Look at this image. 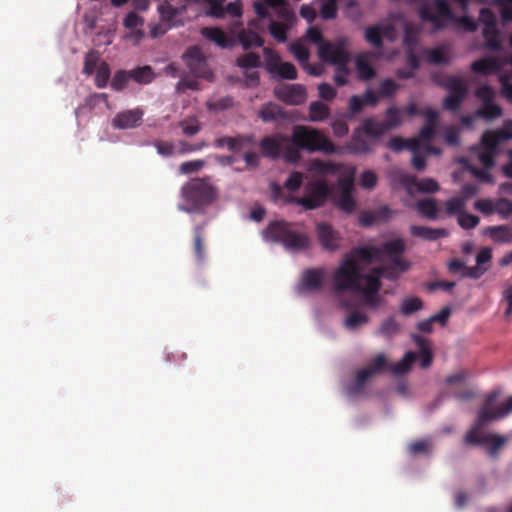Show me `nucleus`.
Returning <instances> with one entry per match:
<instances>
[{
    "instance_id": "nucleus-1",
    "label": "nucleus",
    "mask_w": 512,
    "mask_h": 512,
    "mask_svg": "<svg viewBox=\"0 0 512 512\" xmlns=\"http://www.w3.org/2000/svg\"><path fill=\"white\" fill-rule=\"evenodd\" d=\"M402 117L400 110L389 107L386 110V119L378 121L373 117L365 118L362 124L353 130L347 150L353 154H368L374 151L378 139L389 130L400 126Z\"/></svg>"
},
{
    "instance_id": "nucleus-2",
    "label": "nucleus",
    "mask_w": 512,
    "mask_h": 512,
    "mask_svg": "<svg viewBox=\"0 0 512 512\" xmlns=\"http://www.w3.org/2000/svg\"><path fill=\"white\" fill-rule=\"evenodd\" d=\"M181 193L190 205L181 206L180 209L187 213L202 212L217 199L218 195L217 188L208 178L191 179L183 185Z\"/></svg>"
},
{
    "instance_id": "nucleus-3",
    "label": "nucleus",
    "mask_w": 512,
    "mask_h": 512,
    "mask_svg": "<svg viewBox=\"0 0 512 512\" xmlns=\"http://www.w3.org/2000/svg\"><path fill=\"white\" fill-rule=\"evenodd\" d=\"M296 224L284 220L272 221L264 230L266 240L281 243L287 250L302 251L310 246L307 234L295 229Z\"/></svg>"
},
{
    "instance_id": "nucleus-4",
    "label": "nucleus",
    "mask_w": 512,
    "mask_h": 512,
    "mask_svg": "<svg viewBox=\"0 0 512 512\" xmlns=\"http://www.w3.org/2000/svg\"><path fill=\"white\" fill-rule=\"evenodd\" d=\"M291 142L295 147L310 153H337L336 145L322 131L311 126L295 125Z\"/></svg>"
},
{
    "instance_id": "nucleus-5",
    "label": "nucleus",
    "mask_w": 512,
    "mask_h": 512,
    "mask_svg": "<svg viewBox=\"0 0 512 512\" xmlns=\"http://www.w3.org/2000/svg\"><path fill=\"white\" fill-rule=\"evenodd\" d=\"M365 276L366 274L361 272V268L355 262V259L345 258L333 274V291L336 293L357 292L362 289V281H365Z\"/></svg>"
},
{
    "instance_id": "nucleus-6",
    "label": "nucleus",
    "mask_w": 512,
    "mask_h": 512,
    "mask_svg": "<svg viewBox=\"0 0 512 512\" xmlns=\"http://www.w3.org/2000/svg\"><path fill=\"white\" fill-rule=\"evenodd\" d=\"M438 85L448 92L443 99L442 108L451 113H458L468 95L467 81L461 76L444 75L438 81Z\"/></svg>"
},
{
    "instance_id": "nucleus-7",
    "label": "nucleus",
    "mask_w": 512,
    "mask_h": 512,
    "mask_svg": "<svg viewBox=\"0 0 512 512\" xmlns=\"http://www.w3.org/2000/svg\"><path fill=\"white\" fill-rule=\"evenodd\" d=\"M331 194V188L324 179L309 182L302 197H291L289 202L301 205L306 210L321 207Z\"/></svg>"
},
{
    "instance_id": "nucleus-8",
    "label": "nucleus",
    "mask_w": 512,
    "mask_h": 512,
    "mask_svg": "<svg viewBox=\"0 0 512 512\" xmlns=\"http://www.w3.org/2000/svg\"><path fill=\"white\" fill-rule=\"evenodd\" d=\"M349 40L346 37H340L336 42L321 43L319 47V57L323 62L340 66L343 69L350 61V55L347 51Z\"/></svg>"
},
{
    "instance_id": "nucleus-9",
    "label": "nucleus",
    "mask_w": 512,
    "mask_h": 512,
    "mask_svg": "<svg viewBox=\"0 0 512 512\" xmlns=\"http://www.w3.org/2000/svg\"><path fill=\"white\" fill-rule=\"evenodd\" d=\"M253 7L259 19H272L269 9H273L283 23L290 25L295 20V14L286 0H258Z\"/></svg>"
},
{
    "instance_id": "nucleus-10",
    "label": "nucleus",
    "mask_w": 512,
    "mask_h": 512,
    "mask_svg": "<svg viewBox=\"0 0 512 512\" xmlns=\"http://www.w3.org/2000/svg\"><path fill=\"white\" fill-rule=\"evenodd\" d=\"M495 91L490 85H483L476 89L475 97L481 101V106L476 109L474 116L491 121L502 116V108L494 103Z\"/></svg>"
},
{
    "instance_id": "nucleus-11",
    "label": "nucleus",
    "mask_w": 512,
    "mask_h": 512,
    "mask_svg": "<svg viewBox=\"0 0 512 512\" xmlns=\"http://www.w3.org/2000/svg\"><path fill=\"white\" fill-rule=\"evenodd\" d=\"M437 13L431 12L427 4H423L419 8V16L425 22H430L435 31L444 28L448 21L453 22L456 16L451 11L446 0H434Z\"/></svg>"
},
{
    "instance_id": "nucleus-12",
    "label": "nucleus",
    "mask_w": 512,
    "mask_h": 512,
    "mask_svg": "<svg viewBox=\"0 0 512 512\" xmlns=\"http://www.w3.org/2000/svg\"><path fill=\"white\" fill-rule=\"evenodd\" d=\"M416 359L417 354L415 352L409 351L404 355L401 361L394 365L388 366L384 354H378L368 364V366L363 369L369 370L371 377L375 374L382 372L386 368H389V370L395 375H401L407 373L410 370L411 365L416 361Z\"/></svg>"
},
{
    "instance_id": "nucleus-13",
    "label": "nucleus",
    "mask_w": 512,
    "mask_h": 512,
    "mask_svg": "<svg viewBox=\"0 0 512 512\" xmlns=\"http://www.w3.org/2000/svg\"><path fill=\"white\" fill-rule=\"evenodd\" d=\"M182 58L191 75L208 81L213 80V72L209 69L207 60L200 47H189Z\"/></svg>"
},
{
    "instance_id": "nucleus-14",
    "label": "nucleus",
    "mask_w": 512,
    "mask_h": 512,
    "mask_svg": "<svg viewBox=\"0 0 512 512\" xmlns=\"http://www.w3.org/2000/svg\"><path fill=\"white\" fill-rule=\"evenodd\" d=\"M267 71L274 77L295 80L298 76L296 67L290 62H282L276 51L269 47L263 49Z\"/></svg>"
},
{
    "instance_id": "nucleus-15",
    "label": "nucleus",
    "mask_w": 512,
    "mask_h": 512,
    "mask_svg": "<svg viewBox=\"0 0 512 512\" xmlns=\"http://www.w3.org/2000/svg\"><path fill=\"white\" fill-rule=\"evenodd\" d=\"M339 193L335 196V205L344 213L352 214L357 208V202L353 197L354 176L353 173L338 180Z\"/></svg>"
},
{
    "instance_id": "nucleus-16",
    "label": "nucleus",
    "mask_w": 512,
    "mask_h": 512,
    "mask_svg": "<svg viewBox=\"0 0 512 512\" xmlns=\"http://www.w3.org/2000/svg\"><path fill=\"white\" fill-rule=\"evenodd\" d=\"M382 283L375 275L365 276V285L359 289L357 293H361L364 304L369 308H377L383 302V298L379 295Z\"/></svg>"
},
{
    "instance_id": "nucleus-17",
    "label": "nucleus",
    "mask_w": 512,
    "mask_h": 512,
    "mask_svg": "<svg viewBox=\"0 0 512 512\" xmlns=\"http://www.w3.org/2000/svg\"><path fill=\"white\" fill-rule=\"evenodd\" d=\"M275 96L289 105H300L305 102L306 89L301 84H284L274 90Z\"/></svg>"
},
{
    "instance_id": "nucleus-18",
    "label": "nucleus",
    "mask_w": 512,
    "mask_h": 512,
    "mask_svg": "<svg viewBox=\"0 0 512 512\" xmlns=\"http://www.w3.org/2000/svg\"><path fill=\"white\" fill-rule=\"evenodd\" d=\"M326 270L323 267L309 268L303 271L298 285L299 293L315 292L323 287Z\"/></svg>"
},
{
    "instance_id": "nucleus-19",
    "label": "nucleus",
    "mask_w": 512,
    "mask_h": 512,
    "mask_svg": "<svg viewBox=\"0 0 512 512\" xmlns=\"http://www.w3.org/2000/svg\"><path fill=\"white\" fill-rule=\"evenodd\" d=\"M492 421L482 408L478 412L477 420L472 428L465 434L464 442L468 445L478 446L486 443L488 434L483 433L484 426Z\"/></svg>"
},
{
    "instance_id": "nucleus-20",
    "label": "nucleus",
    "mask_w": 512,
    "mask_h": 512,
    "mask_svg": "<svg viewBox=\"0 0 512 512\" xmlns=\"http://www.w3.org/2000/svg\"><path fill=\"white\" fill-rule=\"evenodd\" d=\"M159 2L157 11L161 22L168 24V26L172 28L182 25L178 16L186 12V5L180 4L179 6H174L172 5L171 0H160Z\"/></svg>"
},
{
    "instance_id": "nucleus-21",
    "label": "nucleus",
    "mask_w": 512,
    "mask_h": 512,
    "mask_svg": "<svg viewBox=\"0 0 512 512\" xmlns=\"http://www.w3.org/2000/svg\"><path fill=\"white\" fill-rule=\"evenodd\" d=\"M144 111L141 108L124 110L115 115L112 126L116 129H133L141 125Z\"/></svg>"
},
{
    "instance_id": "nucleus-22",
    "label": "nucleus",
    "mask_w": 512,
    "mask_h": 512,
    "mask_svg": "<svg viewBox=\"0 0 512 512\" xmlns=\"http://www.w3.org/2000/svg\"><path fill=\"white\" fill-rule=\"evenodd\" d=\"M316 230L319 242L323 249L327 251H335L339 248L340 236L331 225L327 223H319Z\"/></svg>"
},
{
    "instance_id": "nucleus-23",
    "label": "nucleus",
    "mask_w": 512,
    "mask_h": 512,
    "mask_svg": "<svg viewBox=\"0 0 512 512\" xmlns=\"http://www.w3.org/2000/svg\"><path fill=\"white\" fill-rule=\"evenodd\" d=\"M394 33V27L392 25H373L365 29V40L371 44L374 48L383 47V38L388 37Z\"/></svg>"
},
{
    "instance_id": "nucleus-24",
    "label": "nucleus",
    "mask_w": 512,
    "mask_h": 512,
    "mask_svg": "<svg viewBox=\"0 0 512 512\" xmlns=\"http://www.w3.org/2000/svg\"><path fill=\"white\" fill-rule=\"evenodd\" d=\"M496 397H497L496 393H491L487 397V399L482 407V409L488 413V416L490 417V419L492 421L496 420V419L503 418L512 412V397H509L505 402H503L496 409L493 410L491 407H492Z\"/></svg>"
},
{
    "instance_id": "nucleus-25",
    "label": "nucleus",
    "mask_w": 512,
    "mask_h": 512,
    "mask_svg": "<svg viewBox=\"0 0 512 512\" xmlns=\"http://www.w3.org/2000/svg\"><path fill=\"white\" fill-rule=\"evenodd\" d=\"M371 378L370 371L360 369L355 378L344 387V392L349 397H356L364 392L366 383Z\"/></svg>"
},
{
    "instance_id": "nucleus-26",
    "label": "nucleus",
    "mask_w": 512,
    "mask_h": 512,
    "mask_svg": "<svg viewBox=\"0 0 512 512\" xmlns=\"http://www.w3.org/2000/svg\"><path fill=\"white\" fill-rule=\"evenodd\" d=\"M470 68L474 73L491 75L500 70L501 64L497 57H484L472 62Z\"/></svg>"
},
{
    "instance_id": "nucleus-27",
    "label": "nucleus",
    "mask_w": 512,
    "mask_h": 512,
    "mask_svg": "<svg viewBox=\"0 0 512 512\" xmlns=\"http://www.w3.org/2000/svg\"><path fill=\"white\" fill-rule=\"evenodd\" d=\"M373 56L371 52L360 54L355 60V67L358 78L362 81H368L375 77L376 71L369 63V58Z\"/></svg>"
},
{
    "instance_id": "nucleus-28",
    "label": "nucleus",
    "mask_w": 512,
    "mask_h": 512,
    "mask_svg": "<svg viewBox=\"0 0 512 512\" xmlns=\"http://www.w3.org/2000/svg\"><path fill=\"white\" fill-rule=\"evenodd\" d=\"M285 140V137L278 139L275 136H265L260 142L263 155L272 159L278 158L282 150V141Z\"/></svg>"
},
{
    "instance_id": "nucleus-29",
    "label": "nucleus",
    "mask_w": 512,
    "mask_h": 512,
    "mask_svg": "<svg viewBox=\"0 0 512 512\" xmlns=\"http://www.w3.org/2000/svg\"><path fill=\"white\" fill-rule=\"evenodd\" d=\"M410 233L414 237L429 241H434L447 236V231L443 228H430L419 225L410 226Z\"/></svg>"
},
{
    "instance_id": "nucleus-30",
    "label": "nucleus",
    "mask_w": 512,
    "mask_h": 512,
    "mask_svg": "<svg viewBox=\"0 0 512 512\" xmlns=\"http://www.w3.org/2000/svg\"><path fill=\"white\" fill-rule=\"evenodd\" d=\"M412 339L419 348L420 366L423 369H427L433 361V354L429 347V342L418 334H413Z\"/></svg>"
},
{
    "instance_id": "nucleus-31",
    "label": "nucleus",
    "mask_w": 512,
    "mask_h": 512,
    "mask_svg": "<svg viewBox=\"0 0 512 512\" xmlns=\"http://www.w3.org/2000/svg\"><path fill=\"white\" fill-rule=\"evenodd\" d=\"M201 34L221 48H229L233 45V41L220 28L204 27Z\"/></svg>"
},
{
    "instance_id": "nucleus-32",
    "label": "nucleus",
    "mask_w": 512,
    "mask_h": 512,
    "mask_svg": "<svg viewBox=\"0 0 512 512\" xmlns=\"http://www.w3.org/2000/svg\"><path fill=\"white\" fill-rule=\"evenodd\" d=\"M400 181L403 184L414 183L417 190L419 192H423V193H434L439 190L438 183L432 178H425V179L416 181L414 177L409 176L407 174H402L400 176Z\"/></svg>"
},
{
    "instance_id": "nucleus-33",
    "label": "nucleus",
    "mask_w": 512,
    "mask_h": 512,
    "mask_svg": "<svg viewBox=\"0 0 512 512\" xmlns=\"http://www.w3.org/2000/svg\"><path fill=\"white\" fill-rule=\"evenodd\" d=\"M379 254V248L374 246H362L352 250L351 254L346 259H355V262L359 261L365 263H371L373 258Z\"/></svg>"
},
{
    "instance_id": "nucleus-34",
    "label": "nucleus",
    "mask_w": 512,
    "mask_h": 512,
    "mask_svg": "<svg viewBox=\"0 0 512 512\" xmlns=\"http://www.w3.org/2000/svg\"><path fill=\"white\" fill-rule=\"evenodd\" d=\"M258 117L261 118L264 122H272L283 118L284 112L281 106L276 103L269 102L260 108Z\"/></svg>"
},
{
    "instance_id": "nucleus-35",
    "label": "nucleus",
    "mask_w": 512,
    "mask_h": 512,
    "mask_svg": "<svg viewBox=\"0 0 512 512\" xmlns=\"http://www.w3.org/2000/svg\"><path fill=\"white\" fill-rule=\"evenodd\" d=\"M417 211L427 219L436 220L438 218V206L435 199H420L416 203Z\"/></svg>"
},
{
    "instance_id": "nucleus-36",
    "label": "nucleus",
    "mask_w": 512,
    "mask_h": 512,
    "mask_svg": "<svg viewBox=\"0 0 512 512\" xmlns=\"http://www.w3.org/2000/svg\"><path fill=\"white\" fill-rule=\"evenodd\" d=\"M482 34L485 40V47L487 49L492 51H500L502 49V43L499 39V30L497 25L483 27Z\"/></svg>"
},
{
    "instance_id": "nucleus-37",
    "label": "nucleus",
    "mask_w": 512,
    "mask_h": 512,
    "mask_svg": "<svg viewBox=\"0 0 512 512\" xmlns=\"http://www.w3.org/2000/svg\"><path fill=\"white\" fill-rule=\"evenodd\" d=\"M238 38L239 42L245 50H248L252 47H262L264 44L263 38L251 29H243L239 33Z\"/></svg>"
},
{
    "instance_id": "nucleus-38",
    "label": "nucleus",
    "mask_w": 512,
    "mask_h": 512,
    "mask_svg": "<svg viewBox=\"0 0 512 512\" xmlns=\"http://www.w3.org/2000/svg\"><path fill=\"white\" fill-rule=\"evenodd\" d=\"M341 169L340 164L325 162L319 159H315L311 162L309 170L312 173L319 175H334Z\"/></svg>"
},
{
    "instance_id": "nucleus-39",
    "label": "nucleus",
    "mask_w": 512,
    "mask_h": 512,
    "mask_svg": "<svg viewBox=\"0 0 512 512\" xmlns=\"http://www.w3.org/2000/svg\"><path fill=\"white\" fill-rule=\"evenodd\" d=\"M484 232L495 242H509L511 240V230L506 225L489 226L485 228Z\"/></svg>"
},
{
    "instance_id": "nucleus-40",
    "label": "nucleus",
    "mask_w": 512,
    "mask_h": 512,
    "mask_svg": "<svg viewBox=\"0 0 512 512\" xmlns=\"http://www.w3.org/2000/svg\"><path fill=\"white\" fill-rule=\"evenodd\" d=\"M419 43V29L412 23H407L404 26L403 46L404 49L418 48Z\"/></svg>"
},
{
    "instance_id": "nucleus-41",
    "label": "nucleus",
    "mask_w": 512,
    "mask_h": 512,
    "mask_svg": "<svg viewBox=\"0 0 512 512\" xmlns=\"http://www.w3.org/2000/svg\"><path fill=\"white\" fill-rule=\"evenodd\" d=\"M330 115L329 107L320 102L314 101L309 106V117L313 122H321L324 121Z\"/></svg>"
},
{
    "instance_id": "nucleus-42",
    "label": "nucleus",
    "mask_w": 512,
    "mask_h": 512,
    "mask_svg": "<svg viewBox=\"0 0 512 512\" xmlns=\"http://www.w3.org/2000/svg\"><path fill=\"white\" fill-rule=\"evenodd\" d=\"M129 73L131 79L140 84H149L155 77L152 68L148 65L132 69Z\"/></svg>"
},
{
    "instance_id": "nucleus-43",
    "label": "nucleus",
    "mask_w": 512,
    "mask_h": 512,
    "mask_svg": "<svg viewBox=\"0 0 512 512\" xmlns=\"http://www.w3.org/2000/svg\"><path fill=\"white\" fill-rule=\"evenodd\" d=\"M405 251V243L402 239L387 241L379 248V254L383 253L391 257L400 256Z\"/></svg>"
},
{
    "instance_id": "nucleus-44",
    "label": "nucleus",
    "mask_w": 512,
    "mask_h": 512,
    "mask_svg": "<svg viewBox=\"0 0 512 512\" xmlns=\"http://www.w3.org/2000/svg\"><path fill=\"white\" fill-rule=\"evenodd\" d=\"M269 33L271 36L278 41L279 43H285L287 41V31L289 29V25L278 22L273 19H269Z\"/></svg>"
},
{
    "instance_id": "nucleus-45",
    "label": "nucleus",
    "mask_w": 512,
    "mask_h": 512,
    "mask_svg": "<svg viewBox=\"0 0 512 512\" xmlns=\"http://www.w3.org/2000/svg\"><path fill=\"white\" fill-rule=\"evenodd\" d=\"M502 141L504 140L497 129L484 132L481 139L483 148L493 152H496L498 145Z\"/></svg>"
},
{
    "instance_id": "nucleus-46",
    "label": "nucleus",
    "mask_w": 512,
    "mask_h": 512,
    "mask_svg": "<svg viewBox=\"0 0 512 512\" xmlns=\"http://www.w3.org/2000/svg\"><path fill=\"white\" fill-rule=\"evenodd\" d=\"M418 142L419 139H403L402 137L396 136L389 140L387 146L395 152H400L404 149H415Z\"/></svg>"
},
{
    "instance_id": "nucleus-47",
    "label": "nucleus",
    "mask_w": 512,
    "mask_h": 512,
    "mask_svg": "<svg viewBox=\"0 0 512 512\" xmlns=\"http://www.w3.org/2000/svg\"><path fill=\"white\" fill-rule=\"evenodd\" d=\"M423 308V301L419 297L405 298L400 306V312L404 316H410Z\"/></svg>"
},
{
    "instance_id": "nucleus-48",
    "label": "nucleus",
    "mask_w": 512,
    "mask_h": 512,
    "mask_svg": "<svg viewBox=\"0 0 512 512\" xmlns=\"http://www.w3.org/2000/svg\"><path fill=\"white\" fill-rule=\"evenodd\" d=\"M401 274V272H398L396 269H394L391 265L387 263L382 266L373 268L368 275H375L376 277H378L379 280L381 277H383L388 280L395 281L399 278Z\"/></svg>"
},
{
    "instance_id": "nucleus-49",
    "label": "nucleus",
    "mask_w": 512,
    "mask_h": 512,
    "mask_svg": "<svg viewBox=\"0 0 512 512\" xmlns=\"http://www.w3.org/2000/svg\"><path fill=\"white\" fill-rule=\"evenodd\" d=\"M182 133L187 137L198 134L202 128L200 121L196 117H189L179 122Z\"/></svg>"
},
{
    "instance_id": "nucleus-50",
    "label": "nucleus",
    "mask_w": 512,
    "mask_h": 512,
    "mask_svg": "<svg viewBox=\"0 0 512 512\" xmlns=\"http://www.w3.org/2000/svg\"><path fill=\"white\" fill-rule=\"evenodd\" d=\"M485 445H489L488 453L492 458L497 457L499 449L503 447L506 442V437L497 434H488Z\"/></svg>"
},
{
    "instance_id": "nucleus-51",
    "label": "nucleus",
    "mask_w": 512,
    "mask_h": 512,
    "mask_svg": "<svg viewBox=\"0 0 512 512\" xmlns=\"http://www.w3.org/2000/svg\"><path fill=\"white\" fill-rule=\"evenodd\" d=\"M369 318L367 315L359 312L352 311L345 320V327L350 330H355L359 328L361 325L366 324Z\"/></svg>"
},
{
    "instance_id": "nucleus-52",
    "label": "nucleus",
    "mask_w": 512,
    "mask_h": 512,
    "mask_svg": "<svg viewBox=\"0 0 512 512\" xmlns=\"http://www.w3.org/2000/svg\"><path fill=\"white\" fill-rule=\"evenodd\" d=\"M399 88V84L393 79L387 78L380 83L378 94L380 98H390L396 94Z\"/></svg>"
},
{
    "instance_id": "nucleus-53",
    "label": "nucleus",
    "mask_w": 512,
    "mask_h": 512,
    "mask_svg": "<svg viewBox=\"0 0 512 512\" xmlns=\"http://www.w3.org/2000/svg\"><path fill=\"white\" fill-rule=\"evenodd\" d=\"M111 70L106 62L100 63L96 71L95 85L98 88H105L110 79Z\"/></svg>"
},
{
    "instance_id": "nucleus-54",
    "label": "nucleus",
    "mask_w": 512,
    "mask_h": 512,
    "mask_svg": "<svg viewBox=\"0 0 512 512\" xmlns=\"http://www.w3.org/2000/svg\"><path fill=\"white\" fill-rule=\"evenodd\" d=\"M194 253L199 261H203L205 257L203 244V227L198 225L194 228Z\"/></svg>"
},
{
    "instance_id": "nucleus-55",
    "label": "nucleus",
    "mask_w": 512,
    "mask_h": 512,
    "mask_svg": "<svg viewBox=\"0 0 512 512\" xmlns=\"http://www.w3.org/2000/svg\"><path fill=\"white\" fill-rule=\"evenodd\" d=\"M131 79L129 71L118 70L111 81V88L115 91H122L126 88L129 80Z\"/></svg>"
},
{
    "instance_id": "nucleus-56",
    "label": "nucleus",
    "mask_w": 512,
    "mask_h": 512,
    "mask_svg": "<svg viewBox=\"0 0 512 512\" xmlns=\"http://www.w3.org/2000/svg\"><path fill=\"white\" fill-rule=\"evenodd\" d=\"M465 199L458 197H453L448 199L445 202V210L447 215H460V213L464 212L465 209Z\"/></svg>"
},
{
    "instance_id": "nucleus-57",
    "label": "nucleus",
    "mask_w": 512,
    "mask_h": 512,
    "mask_svg": "<svg viewBox=\"0 0 512 512\" xmlns=\"http://www.w3.org/2000/svg\"><path fill=\"white\" fill-rule=\"evenodd\" d=\"M320 14L324 20L335 19L337 16V2L336 0H320Z\"/></svg>"
},
{
    "instance_id": "nucleus-58",
    "label": "nucleus",
    "mask_w": 512,
    "mask_h": 512,
    "mask_svg": "<svg viewBox=\"0 0 512 512\" xmlns=\"http://www.w3.org/2000/svg\"><path fill=\"white\" fill-rule=\"evenodd\" d=\"M237 64L241 68H256L260 65V56L254 52L246 53L237 58Z\"/></svg>"
},
{
    "instance_id": "nucleus-59",
    "label": "nucleus",
    "mask_w": 512,
    "mask_h": 512,
    "mask_svg": "<svg viewBox=\"0 0 512 512\" xmlns=\"http://www.w3.org/2000/svg\"><path fill=\"white\" fill-rule=\"evenodd\" d=\"M427 59L432 64H447L449 63V57L441 48L427 49L425 50Z\"/></svg>"
},
{
    "instance_id": "nucleus-60",
    "label": "nucleus",
    "mask_w": 512,
    "mask_h": 512,
    "mask_svg": "<svg viewBox=\"0 0 512 512\" xmlns=\"http://www.w3.org/2000/svg\"><path fill=\"white\" fill-rule=\"evenodd\" d=\"M99 62V55L96 51H89L84 60L83 73L90 76L95 72L97 64Z\"/></svg>"
},
{
    "instance_id": "nucleus-61",
    "label": "nucleus",
    "mask_w": 512,
    "mask_h": 512,
    "mask_svg": "<svg viewBox=\"0 0 512 512\" xmlns=\"http://www.w3.org/2000/svg\"><path fill=\"white\" fill-rule=\"evenodd\" d=\"M412 153V165L417 171H422L426 167V160H425V151L423 152L421 150V147L419 144L415 147V149H410Z\"/></svg>"
},
{
    "instance_id": "nucleus-62",
    "label": "nucleus",
    "mask_w": 512,
    "mask_h": 512,
    "mask_svg": "<svg viewBox=\"0 0 512 512\" xmlns=\"http://www.w3.org/2000/svg\"><path fill=\"white\" fill-rule=\"evenodd\" d=\"M479 217L473 214L462 212L458 216V224L463 229H473L479 224Z\"/></svg>"
},
{
    "instance_id": "nucleus-63",
    "label": "nucleus",
    "mask_w": 512,
    "mask_h": 512,
    "mask_svg": "<svg viewBox=\"0 0 512 512\" xmlns=\"http://www.w3.org/2000/svg\"><path fill=\"white\" fill-rule=\"evenodd\" d=\"M399 331V324L394 317H388L380 326V333L385 336H393Z\"/></svg>"
},
{
    "instance_id": "nucleus-64",
    "label": "nucleus",
    "mask_w": 512,
    "mask_h": 512,
    "mask_svg": "<svg viewBox=\"0 0 512 512\" xmlns=\"http://www.w3.org/2000/svg\"><path fill=\"white\" fill-rule=\"evenodd\" d=\"M496 213L502 218H508L512 214V201L507 198L497 199Z\"/></svg>"
}]
</instances>
